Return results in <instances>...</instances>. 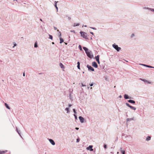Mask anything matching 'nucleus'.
<instances>
[{"label": "nucleus", "mask_w": 154, "mask_h": 154, "mask_svg": "<svg viewBox=\"0 0 154 154\" xmlns=\"http://www.w3.org/2000/svg\"><path fill=\"white\" fill-rule=\"evenodd\" d=\"M75 129L77 130H78L79 129V128H75Z\"/></svg>", "instance_id": "864d4df0"}, {"label": "nucleus", "mask_w": 154, "mask_h": 154, "mask_svg": "<svg viewBox=\"0 0 154 154\" xmlns=\"http://www.w3.org/2000/svg\"><path fill=\"white\" fill-rule=\"evenodd\" d=\"M23 76H25V73H24H24H23Z\"/></svg>", "instance_id": "bf43d9fd"}, {"label": "nucleus", "mask_w": 154, "mask_h": 154, "mask_svg": "<svg viewBox=\"0 0 154 154\" xmlns=\"http://www.w3.org/2000/svg\"><path fill=\"white\" fill-rule=\"evenodd\" d=\"M72 106V105L69 104V107H70Z\"/></svg>", "instance_id": "6e6d98bb"}, {"label": "nucleus", "mask_w": 154, "mask_h": 154, "mask_svg": "<svg viewBox=\"0 0 154 154\" xmlns=\"http://www.w3.org/2000/svg\"><path fill=\"white\" fill-rule=\"evenodd\" d=\"M16 130H17V133H18V134H19V135H20V136L22 137V136H21V134H20V133H19V131H18L17 130V128H16Z\"/></svg>", "instance_id": "2f4dec72"}, {"label": "nucleus", "mask_w": 154, "mask_h": 154, "mask_svg": "<svg viewBox=\"0 0 154 154\" xmlns=\"http://www.w3.org/2000/svg\"><path fill=\"white\" fill-rule=\"evenodd\" d=\"M79 48L81 51H82V46L81 45H79Z\"/></svg>", "instance_id": "c85d7f7f"}, {"label": "nucleus", "mask_w": 154, "mask_h": 154, "mask_svg": "<svg viewBox=\"0 0 154 154\" xmlns=\"http://www.w3.org/2000/svg\"><path fill=\"white\" fill-rule=\"evenodd\" d=\"M79 119L81 123H83L84 122V119L81 116H79Z\"/></svg>", "instance_id": "0eeeda50"}, {"label": "nucleus", "mask_w": 154, "mask_h": 154, "mask_svg": "<svg viewBox=\"0 0 154 154\" xmlns=\"http://www.w3.org/2000/svg\"><path fill=\"white\" fill-rule=\"evenodd\" d=\"M140 65H142V66H146V64H140Z\"/></svg>", "instance_id": "49530a36"}, {"label": "nucleus", "mask_w": 154, "mask_h": 154, "mask_svg": "<svg viewBox=\"0 0 154 154\" xmlns=\"http://www.w3.org/2000/svg\"><path fill=\"white\" fill-rule=\"evenodd\" d=\"M14 46L13 47V48H14L15 46H16L17 45V44L15 42L14 43Z\"/></svg>", "instance_id": "f704fd0d"}, {"label": "nucleus", "mask_w": 154, "mask_h": 154, "mask_svg": "<svg viewBox=\"0 0 154 154\" xmlns=\"http://www.w3.org/2000/svg\"><path fill=\"white\" fill-rule=\"evenodd\" d=\"M79 23H74V24L73 26H79Z\"/></svg>", "instance_id": "a878e982"}, {"label": "nucleus", "mask_w": 154, "mask_h": 154, "mask_svg": "<svg viewBox=\"0 0 154 154\" xmlns=\"http://www.w3.org/2000/svg\"><path fill=\"white\" fill-rule=\"evenodd\" d=\"M65 44L66 45H67V43H66L65 42H64Z\"/></svg>", "instance_id": "e2e57ef3"}, {"label": "nucleus", "mask_w": 154, "mask_h": 154, "mask_svg": "<svg viewBox=\"0 0 154 154\" xmlns=\"http://www.w3.org/2000/svg\"><path fill=\"white\" fill-rule=\"evenodd\" d=\"M83 48L85 51V53L89 51L88 49L86 47H83Z\"/></svg>", "instance_id": "2eb2a0df"}, {"label": "nucleus", "mask_w": 154, "mask_h": 154, "mask_svg": "<svg viewBox=\"0 0 154 154\" xmlns=\"http://www.w3.org/2000/svg\"><path fill=\"white\" fill-rule=\"evenodd\" d=\"M128 102L131 103L135 104V102L134 101L131 100H128Z\"/></svg>", "instance_id": "4468645a"}, {"label": "nucleus", "mask_w": 154, "mask_h": 154, "mask_svg": "<svg viewBox=\"0 0 154 154\" xmlns=\"http://www.w3.org/2000/svg\"><path fill=\"white\" fill-rule=\"evenodd\" d=\"M5 106H6V107L8 109H10V107H9V106H8V104H7L6 103H5Z\"/></svg>", "instance_id": "aec40b11"}, {"label": "nucleus", "mask_w": 154, "mask_h": 154, "mask_svg": "<svg viewBox=\"0 0 154 154\" xmlns=\"http://www.w3.org/2000/svg\"><path fill=\"white\" fill-rule=\"evenodd\" d=\"M91 39H92V37H91Z\"/></svg>", "instance_id": "338daca9"}, {"label": "nucleus", "mask_w": 154, "mask_h": 154, "mask_svg": "<svg viewBox=\"0 0 154 154\" xmlns=\"http://www.w3.org/2000/svg\"><path fill=\"white\" fill-rule=\"evenodd\" d=\"M84 26L85 27H87V25H85V26Z\"/></svg>", "instance_id": "0e129e2a"}, {"label": "nucleus", "mask_w": 154, "mask_h": 154, "mask_svg": "<svg viewBox=\"0 0 154 154\" xmlns=\"http://www.w3.org/2000/svg\"><path fill=\"white\" fill-rule=\"evenodd\" d=\"M146 66L147 67L150 68V66H149L148 65H146V66Z\"/></svg>", "instance_id": "79ce46f5"}, {"label": "nucleus", "mask_w": 154, "mask_h": 154, "mask_svg": "<svg viewBox=\"0 0 154 154\" xmlns=\"http://www.w3.org/2000/svg\"><path fill=\"white\" fill-rule=\"evenodd\" d=\"M80 33L82 37L86 40H88V37L87 34L83 31H80Z\"/></svg>", "instance_id": "f257e3e1"}, {"label": "nucleus", "mask_w": 154, "mask_h": 154, "mask_svg": "<svg viewBox=\"0 0 154 154\" xmlns=\"http://www.w3.org/2000/svg\"><path fill=\"white\" fill-rule=\"evenodd\" d=\"M134 117H133V118H128L127 119H126V122H130V121H131L132 120H134Z\"/></svg>", "instance_id": "9b49d317"}, {"label": "nucleus", "mask_w": 154, "mask_h": 154, "mask_svg": "<svg viewBox=\"0 0 154 154\" xmlns=\"http://www.w3.org/2000/svg\"><path fill=\"white\" fill-rule=\"evenodd\" d=\"M93 83H92L91 84H90V86H93Z\"/></svg>", "instance_id": "ea45409f"}, {"label": "nucleus", "mask_w": 154, "mask_h": 154, "mask_svg": "<svg viewBox=\"0 0 154 154\" xmlns=\"http://www.w3.org/2000/svg\"><path fill=\"white\" fill-rule=\"evenodd\" d=\"M126 116L127 117H128V115H126Z\"/></svg>", "instance_id": "69168bd1"}, {"label": "nucleus", "mask_w": 154, "mask_h": 154, "mask_svg": "<svg viewBox=\"0 0 154 154\" xmlns=\"http://www.w3.org/2000/svg\"><path fill=\"white\" fill-rule=\"evenodd\" d=\"M60 67L62 69L64 68V65L63 64L61 63H60Z\"/></svg>", "instance_id": "dca6fc26"}, {"label": "nucleus", "mask_w": 154, "mask_h": 154, "mask_svg": "<svg viewBox=\"0 0 154 154\" xmlns=\"http://www.w3.org/2000/svg\"><path fill=\"white\" fill-rule=\"evenodd\" d=\"M92 66L94 67L97 68L98 67V65L97 63L95 62H93L92 63Z\"/></svg>", "instance_id": "423d86ee"}, {"label": "nucleus", "mask_w": 154, "mask_h": 154, "mask_svg": "<svg viewBox=\"0 0 154 154\" xmlns=\"http://www.w3.org/2000/svg\"><path fill=\"white\" fill-rule=\"evenodd\" d=\"M79 141H80V139L79 137L76 139V142L78 143L79 142Z\"/></svg>", "instance_id": "473e14b6"}, {"label": "nucleus", "mask_w": 154, "mask_h": 154, "mask_svg": "<svg viewBox=\"0 0 154 154\" xmlns=\"http://www.w3.org/2000/svg\"><path fill=\"white\" fill-rule=\"evenodd\" d=\"M74 116L75 117V119H77V117L76 115L75 114H74Z\"/></svg>", "instance_id": "72a5a7b5"}, {"label": "nucleus", "mask_w": 154, "mask_h": 154, "mask_svg": "<svg viewBox=\"0 0 154 154\" xmlns=\"http://www.w3.org/2000/svg\"><path fill=\"white\" fill-rule=\"evenodd\" d=\"M73 91L72 89H70L69 90V98L72 101L73 100V98L72 96V94H73L72 91Z\"/></svg>", "instance_id": "7ed1b4c3"}, {"label": "nucleus", "mask_w": 154, "mask_h": 154, "mask_svg": "<svg viewBox=\"0 0 154 154\" xmlns=\"http://www.w3.org/2000/svg\"><path fill=\"white\" fill-rule=\"evenodd\" d=\"M68 19L69 20H71V17H68Z\"/></svg>", "instance_id": "8fccbe9b"}, {"label": "nucleus", "mask_w": 154, "mask_h": 154, "mask_svg": "<svg viewBox=\"0 0 154 154\" xmlns=\"http://www.w3.org/2000/svg\"><path fill=\"white\" fill-rule=\"evenodd\" d=\"M73 111L75 113V114L76 113V112L75 109H73Z\"/></svg>", "instance_id": "c9c22d12"}, {"label": "nucleus", "mask_w": 154, "mask_h": 154, "mask_svg": "<svg viewBox=\"0 0 154 154\" xmlns=\"http://www.w3.org/2000/svg\"><path fill=\"white\" fill-rule=\"evenodd\" d=\"M60 44H61L62 42H63L64 40L63 38H60Z\"/></svg>", "instance_id": "a211bd4d"}, {"label": "nucleus", "mask_w": 154, "mask_h": 154, "mask_svg": "<svg viewBox=\"0 0 154 154\" xmlns=\"http://www.w3.org/2000/svg\"><path fill=\"white\" fill-rule=\"evenodd\" d=\"M140 80H141L142 81L144 82H147V83H148V84L150 83V82H149L148 81H147V80H146L145 79H142L140 78Z\"/></svg>", "instance_id": "ddd939ff"}, {"label": "nucleus", "mask_w": 154, "mask_h": 154, "mask_svg": "<svg viewBox=\"0 0 154 154\" xmlns=\"http://www.w3.org/2000/svg\"><path fill=\"white\" fill-rule=\"evenodd\" d=\"M150 68H154V67H153V66H150Z\"/></svg>", "instance_id": "4d7b16f0"}, {"label": "nucleus", "mask_w": 154, "mask_h": 154, "mask_svg": "<svg viewBox=\"0 0 154 154\" xmlns=\"http://www.w3.org/2000/svg\"><path fill=\"white\" fill-rule=\"evenodd\" d=\"M55 8L57 10V12L58 10V8L57 7H56Z\"/></svg>", "instance_id": "de8ad7c7"}, {"label": "nucleus", "mask_w": 154, "mask_h": 154, "mask_svg": "<svg viewBox=\"0 0 154 154\" xmlns=\"http://www.w3.org/2000/svg\"><path fill=\"white\" fill-rule=\"evenodd\" d=\"M95 58L97 61L98 63V64L100 63V62L99 61V55H97V56H96L95 57Z\"/></svg>", "instance_id": "9d476101"}, {"label": "nucleus", "mask_w": 154, "mask_h": 154, "mask_svg": "<svg viewBox=\"0 0 154 154\" xmlns=\"http://www.w3.org/2000/svg\"><path fill=\"white\" fill-rule=\"evenodd\" d=\"M7 150H5V151H1V153H0V154H3L4 153L6 152H7Z\"/></svg>", "instance_id": "5701e85b"}, {"label": "nucleus", "mask_w": 154, "mask_h": 154, "mask_svg": "<svg viewBox=\"0 0 154 154\" xmlns=\"http://www.w3.org/2000/svg\"><path fill=\"white\" fill-rule=\"evenodd\" d=\"M90 32L92 35H94V33L93 32Z\"/></svg>", "instance_id": "5fc2aeb1"}, {"label": "nucleus", "mask_w": 154, "mask_h": 154, "mask_svg": "<svg viewBox=\"0 0 154 154\" xmlns=\"http://www.w3.org/2000/svg\"><path fill=\"white\" fill-rule=\"evenodd\" d=\"M112 47L116 50L117 51H119L121 49V48L119 47L118 45H116L115 44L112 45Z\"/></svg>", "instance_id": "20e7f679"}, {"label": "nucleus", "mask_w": 154, "mask_h": 154, "mask_svg": "<svg viewBox=\"0 0 154 154\" xmlns=\"http://www.w3.org/2000/svg\"><path fill=\"white\" fill-rule=\"evenodd\" d=\"M122 97V96L121 95H120L119 96V97L120 98H121Z\"/></svg>", "instance_id": "13d9d810"}, {"label": "nucleus", "mask_w": 154, "mask_h": 154, "mask_svg": "<svg viewBox=\"0 0 154 154\" xmlns=\"http://www.w3.org/2000/svg\"><path fill=\"white\" fill-rule=\"evenodd\" d=\"M71 32H73V33H75V30H74L71 31Z\"/></svg>", "instance_id": "c03bdc74"}, {"label": "nucleus", "mask_w": 154, "mask_h": 154, "mask_svg": "<svg viewBox=\"0 0 154 154\" xmlns=\"http://www.w3.org/2000/svg\"><path fill=\"white\" fill-rule=\"evenodd\" d=\"M150 11H154V9H150Z\"/></svg>", "instance_id": "603ef678"}, {"label": "nucleus", "mask_w": 154, "mask_h": 154, "mask_svg": "<svg viewBox=\"0 0 154 154\" xmlns=\"http://www.w3.org/2000/svg\"><path fill=\"white\" fill-rule=\"evenodd\" d=\"M38 47V45L37 42H36L34 44V47L37 48Z\"/></svg>", "instance_id": "cd10ccee"}, {"label": "nucleus", "mask_w": 154, "mask_h": 154, "mask_svg": "<svg viewBox=\"0 0 154 154\" xmlns=\"http://www.w3.org/2000/svg\"><path fill=\"white\" fill-rule=\"evenodd\" d=\"M131 109H133L134 110H135L136 109V108L134 106H130L129 107Z\"/></svg>", "instance_id": "f3484780"}, {"label": "nucleus", "mask_w": 154, "mask_h": 154, "mask_svg": "<svg viewBox=\"0 0 154 154\" xmlns=\"http://www.w3.org/2000/svg\"><path fill=\"white\" fill-rule=\"evenodd\" d=\"M119 153V152H117V153L118 154V153Z\"/></svg>", "instance_id": "774afa93"}, {"label": "nucleus", "mask_w": 154, "mask_h": 154, "mask_svg": "<svg viewBox=\"0 0 154 154\" xmlns=\"http://www.w3.org/2000/svg\"><path fill=\"white\" fill-rule=\"evenodd\" d=\"M57 31L59 32V37L60 38H61V34L59 30H57Z\"/></svg>", "instance_id": "412c9836"}, {"label": "nucleus", "mask_w": 154, "mask_h": 154, "mask_svg": "<svg viewBox=\"0 0 154 154\" xmlns=\"http://www.w3.org/2000/svg\"><path fill=\"white\" fill-rule=\"evenodd\" d=\"M77 64V65H80V63L78 61V62Z\"/></svg>", "instance_id": "09e8293b"}, {"label": "nucleus", "mask_w": 154, "mask_h": 154, "mask_svg": "<svg viewBox=\"0 0 154 154\" xmlns=\"http://www.w3.org/2000/svg\"><path fill=\"white\" fill-rule=\"evenodd\" d=\"M104 148L106 149L107 148L106 145V144H105L104 145Z\"/></svg>", "instance_id": "58836bf2"}, {"label": "nucleus", "mask_w": 154, "mask_h": 154, "mask_svg": "<svg viewBox=\"0 0 154 154\" xmlns=\"http://www.w3.org/2000/svg\"><path fill=\"white\" fill-rule=\"evenodd\" d=\"M143 8L144 9H148V10H150V9H152V8H149L146 7H144Z\"/></svg>", "instance_id": "393cba45"}, {"label": "nucleus", "mask_w": 154, "mask_h": 154, "mask_svg": "<svg viewBox=\"0 0 154 154\" xmlns=\"http://www.w3.org/2000/svg\"><path fill=\"white\" fill-rule=\"evenodd\" d=\"M121 152L122 154H125V152L124 150H122V151H121Z\"/></svg>", "instance_id": "c756f323"}, {"label": "nucleus", "mask_w": 154, "mask_h": 154, "mask_svg": "<svg viewBox=\"0 0 154 154\" xmlns=\"http://www.w3.org/2000/svg\"><path fill=\"white\" fill-rule=\"evenodd\" d=\"M40 21H42V19H40Z\"/></svg>", "instance_id": "680f3d73"}, {"label": "nucleus", "mask_w": 154, "mask_h": 154, "mask_svg": "<svg viewBox=\"0 0 154 154\" xmlns=\"http://www.w3.org/2000/svg\"><path fill=\"white\" fill-rule=\"evenodd\" d=\"M134 33H133L131 34V38H132L133 37H134Z\"/></svg>", "instance_id": "4c0bfd02"}, {"label": "nucleus", "mask_w": 154, "mask_h": 154, "mask_svg": "<svg viewBox=\"0 0 154 154\" xmlns=\"http://www.w3.org/2000/svg\"><path fill=\"white\" fill-rule=\"evenodd\" d=\"M87 67L88 68V70L89 71H94V69L91 66H90L88 65H87Z\"/></svg>", "instance_id": "39448f33"}, {"label": "nucleus", "mask_w": 154, "mask_h": 154, "mask_svg": "<svg viewBox=\"0 0 154 154\" xmlns=\"http://www.w3.org/2000/svg\"><path fill=\"white\" fill-rule=\"evenodd\" d=\"M125 104L127 106H128V107H130V106H131V105H130L128 103H125Z\"/></svg>", "instance_id": "7c9ffc66"}, {"label": "nucleus", "mask_w": 154, "mask_h": 154, "mask_svg": "<svg viewBox=\"0 0 154 154\" xmlns=\"http://www.w3.org/2000/svg\"><path fill=\"white\" fill-rule=\"evenodd\" d=\"M54 30H56L57 29V28L56 27L54 26Z\"/></svg>", "instance_id": "37998d69"}, {"label": "nucleus", "mask_w": 154, "mask_h": 154, "mask_svg": "<svg viewBox=\"0 0 154 154\" xmlns=\"http://www.w3.org/2000/svg\"><path fill=\"white\" fill-rule=\"evenodd\" d=\"M48 140L53 145H55V143L54 141L52 139H49Z\"/></svg>", "instance_id": "1a4fd4ad"}, {"label": "nucleus", "mask_w": 154, "mask_h": 154, "mask_svg": "<svg viewBox=\"0 0 154 154\" xmlns=\"http://www.w3.org/2000/svg\"><path fill=\"white\" fill-rule=\"evenodd\" d=\"M89 27L91 29H94V30H96L97 29L95 27Z\"/></svg>", "instance_id": "e433bc0d"}, {"label": "nucleus", "mask_w": 154, "mask_h": 154, "mask_svg": "<svg viewBox=\"0 0 154 154\" xmlns=\"http://www.w3.org/2000/svg\"><path fill=\"white\" fill-rule=\"evenodd\" d=\"M49 38L51 40L53 39V36L52 35L49 34Z\"/></svg>", "instance_id": "4be33fe9"}, {"label": "nucleus", "mask_w": 154, "mask_h": 154, "mask_svg": "<svg viewBox=\"0 0 154 154\" xmlns=\"http://www.w3.org/2000/svg\"><path fill=\"white\" fill-rule=\"evenodd\" d=\"M92 147L93 146L90 145L86 149L87 150H90L91 151H93V149L92 148Z\"/></svg>", "instance_id": "6e6552de"}, {"label": "nucleus", "mask_w": 154, "mask_h": 154, "mask_svg": "<svg viewBox=\"0 0 154 154\" xmlns=\"http://www.w3.org/2000/svg\"><path fill=\"white\" fill-rule=\"evenodd\" d=\"M52 44H54V42H52Z\"/></svg>", "instance_id": "052dcab7"}, {"label": "nucleus", "mask_w": 154, "mask_h": 154, "mask_svg": "<svg viewBox=\"0 0 154 154\" xmlns=\"http://www.w3.org/2000/svg\"><path fill=\"white\" fill-rule=\"evenodd\" d=\"M88 57L91 59L92 58L94 57V56L92 54V52L91 51H88L86 53Z\"/></svg>", "instance_id": "f03ea898"}, {"label": "nucleus", "mask_w": 154, "mask_h": 154, "mask_svg": "<svg viewBox=\"0 0 154 154\" xmlns=\"http://www.w3.org/2000/svg\"><path fill=\"white\" fill-rule=\"evenodd\" d=\"M82 87L86 86L85 85H84L83 83H82Z\"/></svg>", "instance_id": "a18cd8bd"}, {"label": "nucleus", "mask_w": 154, "mask_h": 154, "mask_svg": "<svg viewBox=\"0 0 154 154\" xmlns=\"http://www.w3.org/2000/svg\"><path fill=\"white\" fill-rule=\"evenodd\" d=\"M65 110L66 111H67V113H69V108H66L65 109Z\"/></svg>", "instance_id": "b1692460"}, {"label": "nucleus", "mask_w": 154, "mask_h": 154, "mask_svg": "<svg viewBox=\"0 0 154 154\" xmlns=\"http://www.w3.org/2000/svg\"><path fill=\"white\" fill-rule=\"evenodd\" d=\"M124 98L125 99H131V97H130L128 95L126 94H125L124 95Z\"/></svg>", "instance_id": "f8f14e48"}, {"label": "nucleus", "mask_w": 154, "mask_h": 154, "mask_svg": "<svg viewBox=\"0 0 154 154\" xmlns=\"http://www.w3.org/2000/svg\"><path fill=\"white\" fill-rule=\"evenodd\" d=\"M151 139V137L149 136H147L146 138V140L147 141H149Z\"/></svg>", "instance_id": "6ab92c4d"}, {"label": "nucleus", "mask_w": 154, "mask_h": 154, "mask_svg": "<svg viewBox=\"0 0 154 154\" xmlns=\"http://www.w3.org/2000/svg\"><path fill=\"white\" fill-rule=\"evenodd\" d=\"M120 152H121V151H122V147H121L120 148Z\"/></svg>", "instance_id": "3c124183"}, {"label": "nucleus", "mask_w": 154, "mask_h": 154, "mask_svg": "<svg viewBox=\"0 0 154 154\" xmlns=\"http://www.w3.org/2000/svg\"><path fill=\"white\" fill-rule=\"evenodd\" d=\"M77 67L79 69H80V65H77Z\"/></svg>", "instance_id": "a19ab883"}, {"label": "nucleus", "mask_w": 154, "mask_h": 154, "mask_svg": "<svg viewBox=\"0 0 154 154\" xmlns=\"http://www.w3.org/2000/svg\"><path fill=\"white\" fill-rule=\"evenodd\" d=\"M57 2H57V1H56L54 2V6L55 7V8L56 7H57Z\"/></svg>", "instance_id": "bb28decb"}]
</instances>
